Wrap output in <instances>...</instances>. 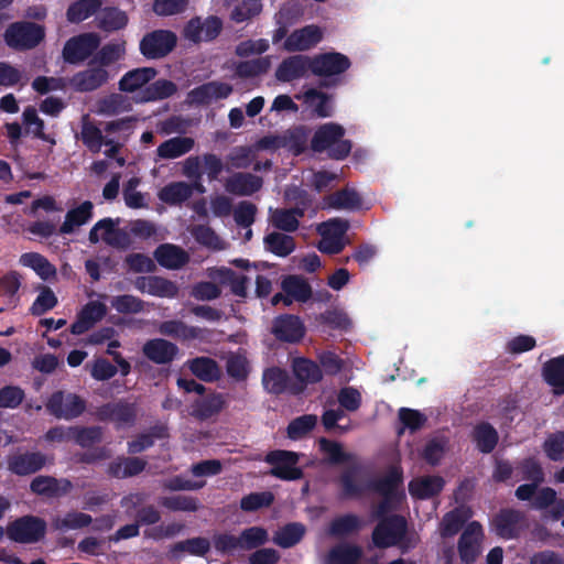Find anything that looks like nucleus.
<instances>
[{"label":"nucleus","instance_id":"obj_42","mask_svg":"<svg viewBox=\"0 0 564 564\" xmlns=\"http://www.w3.org/2000/svg\"><path fill=\"white\" fill-rule=\"evenodd\" d=\"M326 203L334 209L357 210L361 207L362 199L357 191L345 187L328 195Z\"/></svg>","mask_w":564,"mask_h":564},{"label":"nucleus","instance_id":"obj_35","mask_svg":"<svg viewBox=\"0 0 564 564\" xmlns=\"http://www.w3.org/2000/svg\"><path fill=\"white\" fill-rule=\"evenodd\" d=\"M292 370L295 378L303 384L317 383L323 379L321 366L308 358H294Z\"/></svg>","mask_w":564,"mask_h":564},{"label":"nucleus","instance_id":"obj_63","mask_svg":"<svg viewBox=\"0 0 564 564\" xmlns=\"http://www.w3.org/2000/svg\"><path fill=\"white\" fill-rule=\"evenodd\" d=\"M93 522L91 516L78 512L70 511L67 512L63 518H57L54 521V527L57 530H77L85 527H88Z\"/></svg>","mask_w":564,"mask_h":564},{"label":"nucleus","instance_id":"obj_32","mask_svg":"<svg viewBox=\"0 0 564 564\" xmlns=\"http://www.w3.org/2000/svg\"><path fill=\"white\" fill-rule=\"evenodd\" d=\"M147 462L140 457H118L108 466L109 476L118 479L130 478L141 474Z\"/></svg>","mask_w":564,"mask_h":564},{"label":"nucleus","instance_id":"obj_18","mask_svg":"<svg viewBox=\"0 0 564 564\" xmlns=\"http://www.w3.org/2000/svg\"><path fill=\"white\" fill-rule=\"evenodd\" d=\"M8 469L18 476H28L41 470L46 464V456L41 452H25L10 455Z\"/></svg>","mask_w":564,"mask_h":564},{"label":"nucleus","instance_id":"obj_55","mask_svg":"<svg viewBox=\"0 0 564 564\" xmlns=\"http://www.w3.org/2000/svg\"><path fill=\"white\" fill-rule=\"evenodd\" d=\"M22 121L28 132L35 138L55 144V140L44 132V121L37 116L34 107L29 106L22 113Z\"/></svg>","mask_w":564,"mask_h":564},{"label":"nucleus","instance_id":"obj_40","mask_svg":"<svg viewBox=\"0 0 564 564\" xmlns=\"http://www.w3.org/2000/svg\"><path fill=\"white\" fill-rule=\"evenodd\" d=\"M20 263L30 268L44 281L56 276V268L39 252H25L20 257Z\"/></svg>","mask_w":564,"mask_h":564},{"label":"nucleus","instance_id":"obj_54","mask_svg":"<svg viewBox=\"0 0 564 564\" xmlns=\"http://www.w3.org/2000/svg\"><path fill=\"white\" fill-rule=\"evenodd\" d=\"M362 556V550L358 545L341 544L329 551L330 564H357Z\"/></svg>","mask_w":564,"mask_h":564},{"label":"nucleus","instance_id":"obj_23","mask_svg":"<svg viewBox=\"0 0 564 564\" xmlns=\"http://www.w3.org/2000/svg\"><path fill=\"white\" fill-rule=\"evenodd\" d=\"M73 484L66 478L57 479L52 476H36L30 484L33 494L47 498L64 496L70 491Z\"/></svg>","mask_w":564,"mask_h":564},{"label":"nucleus","instance_id":"obj_43","mask_svg":"<svg viewBox=\"0 0 564 564\" xmlns=\"http://www.w3.org/2000/svg\"><path fill=\"white\" fill-rule=\"evenodd\" d=\"M542 375L557 393H564V355L547 360L542 367Z\"/></svg>","mask_w":564,"mask_h":564},{"label":"nucleus","instance_id":"obj_10","mask_svg":"<svg viewBox=\"0 0 564 564\" xmlns=\"http://www.w3.org/2000/svg\"><path fill=\"white\" fill-rule=\"evenodd\" d=\"M525 522L523 511L513 508H502L492 518L495 533L505 540L518 539Z\"/></svg>","mask_w":564,"mask_h":564},{"label":"nucleus","instance_id":"obj_6","mask_svg":"<svg viewBox=\"0 0 564 564\" xmlns=\"http://www.w3.org/2000/svg\"><path fill=\"white\" fill-rule=\"evenodd\" d=\"M45 406L54 417L70 421L86 411L87 402L76 393L57 390L50 395Z\"/></svg>","mask_w":564,"mask_h":564},{"label":"nucleus","instance_id":"obj_19","mask_svg":"<svg viewBox=\"0 0 564 564\" xmlns=\"http://www.w3.org/2000/svg\"><path fill=\"white\" fill-rule=\"evenodd\" d=\"M159 333L183 341H189L194 339L205 340L210 334L207 328L189 326L180 319L162 322L159 325Z\"/></svg>","mask_w":564,"mask_h":564},{"label":"nucleus","instance_id":"obj_37","mask_svg":"<svg viewBox=\"0 0 564 564\" xmlns=\"http://www.w3.org/2000/svg\"><path fill=\"white\" fill-rule=\"evenodd\" d=\"M473 441L480 453L489 454L496 448L499 435L490 423L481 422L474 427Z\"/></svg>","mask_w":564,"mask_h":564},{"label":"nucleus","instance_id":"obj_52","mask_svg":"<svg viewBox=\"0 0 564 564\" xmlns=\"http://www.w3.org/2000/svg\"><path fill=\"white\" fill-rule=\"evenodd\" d=\"M226 406V400L221 393H212L195 405V414L200 420H207L220 413Z\"/></svg>","mask_w":564,"mask_h":564},{"label":"nucleus","instance_id":"obj_1","mask_svg":"<svg viewBox=\"0 0 564 564\" xmlns=\"http://www.w3.org/2000/svg\"><path fill=\"white\" fill-rule=\"evenodd\" d=\"M346 131L336 122L321 124L311 139V149L315 153L327 152L332 160H345L351 151L352 143L344 139Z\"/></svg>","mask_w":564,"mask_h":564},{"label":"nucleus","instance_id":"obj_12","mask_svg":"<svg viewBox=\"0 0 564 564\" xmlns=\"http://www.w3.org/2000/svg\"><path fill=\"white\" fill-rule=\"evenodd\" d=\"M482 536V527L478 521H471L467 524L457 543L458 554L463 563L471 564L477 560L481 551Z\"/></svg>","mask_w":564,"mask_h":564},{"label":"nucleus","instance_id":"obj_13","mask_svg":"<svg viewBox=\"0 0 564 564\" xmlns=\"http://www.w3.org/2000/svg\"><path fill=\"white\" fill-rule=\"evenodd\" d=\"M312 73L311 56L296 54L284 58L275 70V78L281 83H291Z\"/></svg>","mask_w":564,"mask_h":564},{"label":"nucleus","instance_id":"obj_14","mask_svg":"<svg viewBox=\"0 0 564 564\" xmlns=\"http://www.w3.org/2000/svg\"><path fill=\"white\" fill-rule=\"evenodd\" d=\"M97 417L100 421H111L118 426L133 424L137 419V408L133 403L126 401L109 402L97 410Z\"/></svg>","mask_w":564,"mask_h":564},{"label":"nucleus","instance_id":"obj_25","mask_svg":"<svg viewBox=\"0 0 564 564\" xmlns=\"http://www.w3.org/2000/svg\"><path fill=\"white\" fill-rule=\"evenodd\" d=\"M444 486L445 480L441 476H421L409 482V492L414 499L426 500L438 496Z\"/></svg>","mask_w":564,"mask_h":564},{"label":"nucleus","instance_id":"obj_30","mask_svg":"<svg viewBox=\"0 0 564 564\" xmlns=\"http://www.w3.org/2000/svg\"><path fill=\"white\" fill-rule=\"evenodd\" d=\"M94 217V204L90 200L83 202L79 206L70 208L58 231L62 235H70L76 228L89 223Z\"/></svg>","mask_w":564,"mask_h":564},{"label":"nucleus","instance_id":"obj_59","mask_svg":"<svg viewBox=\"0 0 564 564\" xmlns=\"http://www.w3.org/2000/svg\"><path fill=\"white\" fill-rule=\"evenodd\" d=\"M317 416L314 414H304L292 420L288 427L286 434L290 440L297 441L306 436L316 426Z\"/></svg>","mask_w":564,"mask_h":564},{"label":"nucleus","instance_id":"obj_28","mask_svg":"<svg viewBox=\"0 0 564 564\" xmlns=\"http://www.w3.org/2000/svg\"><path fill=\"white\" fill-rule=\"evenodd\" d=\"M158 75V69L145 66L127 72L119 80V89L124 93H134L143 89Z\"/></svg>","mask_w":564,"mask_h":564},{"label":"nucleus","instance_id":"obj_57","mask_svg":"<svg viewBox=\"0 0 564 564\" xmlns=\"http://www.w3.org/2000/svg\"><path fill=\"white\" fill-rule=\"evenodd\" d=\"M72 440L83 448H88L102 438L100 426H69Z\"/></svg>","mask_w":564,"mask_h":564},{"label":"nucleus","instance_id":"obj_61","mask_svg":"<svg viewBox=\"0 0 564 564\" xmlns=\"http://www.w3.org/2000/svg\"><path fill=\"white\" fill-rule=\"evenodd\" d=\"M80 139L85 147L93 153H98L104 145V135L101 130L88 120L82 124Z\"/></svg>","mask_w":564,"mask_h":564},{"label":"nucleus","instance_id":"obj_50","mask_svg":"<svg viewBox=\"0 0 564 564\" xmlns=\"http://www.w3.org/2000/svg\"><path fill=\"white\" fill-rule=\"evenodd\" d=\"M468 518L469 514L460 508H455L445 513L441 522V535L443 538L456 535L463 529Z\"/></svg>","mask_w":564,"mask_h":564},{"label":"nucleus","instance_id":"obj_36","mask_svg":"<svg viewBox=\"0 0 564 564\" xmlns=\"http://www.w3.org/2000/svg\"><path fill=\"white\" fill-rule=\"evenodd\" d=\"M169 437L167 427L163 424H156L149 429L148 432L139 434L134 440L128 443V452L130 454L141 453L155 443V440Z\"/></svg>","mask_w":564,"mask_h":564},{"label":"nucleus","instance_id":"obj_2","mask_svg":"<svg viewBox=\"0 0 564 564\" xmlns=\"http://www.w3.org/2000/svg\"><path fill=\"white\" fill-rule=\"evenodd\" d=\"M312 74L321 77L319 88L337 86L340 80L338 76L346 73L351 62L348 56L339 52H326L311 56Z\"/></svg>","mask_w":564,"mask_h":564},{"label":"nucleus","instance_id":"obj_60","mask_svg":"<svg viewBox=\"0 0 564 564\" xmlns=\"http://www.w3.org/2000/svg\"><path fill=\"white\" fill-rule=\"evenodd\" d=\"M160 505L170 511L195 512L199 508V500L192 496L176 495L162 497Z\"/></svg>","mask_w":564,"mask_h":564},{"label":"nucleus","instance_id":"obj_29","mask_svg":"<svg viewBox=\"0 0 564 564\" xmlns=\"http://www.w3.org/2000/svg\"><path fill=\"white\" fill-rule=\"evenodd\" d=\"M177 93V85L165 78H160L153 83H149L143 89L138 93V102H153L167 99Z\"/></svg>","mask_w":564,"mask_h":564},{"label":"nucleus","instance_id":"obj_33","mask_svg":"<svg viewBox=\"0 0 564 564\" xmlns=\"http://www.w3.org/2000/svg\"><path fill=\"white\" fill-rule=\"evenodd\" d=\"M194 193V185L186 182H172L162 187L158 194L161 202L170 206H180L188 200Z\"/></svg>","mask_w":564,"mask_h":564},{"label":"nucleus","instance_id":"obj_34","mask_svg":"<svg viewBox=\"0 0 564 564\" xmlns=\"http://www.w3.org/2000/svg\"><path fill=\"white\" fill-rule=\"evenodd\" d=\"M195 141L191 137H174L162 142L156 149V156L162 160L177 159L193 150Z\"/></svg>","mask_w":564,"mask_h":564},{"label":"nucleus","instance_id":"obj_11","mask_svg":"<svg viewBox=\"0 0 564 564\" xmlns=\"http://www.w3.org/2000/svg\"><path fill=\"white\" fill-rule=\"evenodd\" d=\"M221 30L223 21L216 15H209L205 20L194 17L185 24L184 36L195 44L202 41L210 42L221 33Z\"/></svg>","mask_w":564,"mask_h":564},{"label":"nucleus","instance_id":"obj_49","mask_svg":"<svg viewBox=\"0 0 564 564\" xmlns=\"http://www.w3.org/2000/svg\"><path fill=\"white\" fill-rule=\"evenodd\" d=\"M271 66L269 56H260L249 61H242L236 64L235 75L239 78H253L265 74Z\"/></svg>","mask_w":564,"mask_h":564},{"label":"nucleus","instance_id":"obj_62","mask_svg":"<svg viewBox=\"0 0 564 564\" xmlns=\"http://www.w3.org/2000/svg\"><path fill=\"white\" fill-rule=\"evenodd\" d=\"M178 289L174 282L159 275H149L148 294L158 297H175Z\"/></svg>","mask_w":564,"mask_h":564},{"label":"nucleus","instance_id":"obj_5","mask_svg":"<svg viewBox=\"0 0 564 564\" xmlns=\"http://www.w3.org/2000/svg\"><path fill=\"white\" fill-rule=\"evenodd\" d=\"M300 454L286 449H274L269 452L264 462L271 465L270 475L285 481L300 480L304 477V471L297 466Z\"/></svg>","mask_w":564,"mask_h":564},{"label":"nucleus","instance_id":"obj_16","mask_svg":"<svg viewBox=\"0 0 564 564\" xmlns=\"http://www.w3.org/2000/svg\"><path fill=\"white\" fill-rule=\"evenodd\" d=\"M108 79L109 73L106 68L93 65L74 74L69 78V85L75 91L90 93L104 86Z\"/></svg>","mask_w":564,"mask_h":564},{"label":"nucleus","instance_id":"obj_41","mask_svg":"<svg viewBox=\"0 0 564 564\" xmlns=\"http://www.w3.org/2000/svg\"><path fill=\"white\" fill-rule=\"evenodd\" d=\"M306 528L301 522H291L280 528L273 535V542L282 549H290L302 541Z\"/></svg>","mask_w":564,"mask_h":564},{"label":"nucleus","instance_id":"obj_21","mask_svg":"<svg viewBox=\"0 0 564 564\" xmlns=\"http://www.w3.org/2000/svg\"><path fill=\"white\" fill-rule=\"evenodd\" d=\"M142 354L156 365H167L177 356L178 347L164 338H152L143 344Z\"/></svg>","mask_w":564,"mask_h":564},{"label":"nucleus","instance_id":"obj_22","mask_svg":"<svg viewBox=\"0 0 564 564\" xmlns=\"http://www.w3.org/2000/svg\"><path fill=\"white\" fill-rule=\"evenodd\" d=\"M107 314V307L98 301L88 302L78 313L76 321L70 325V333L83 335Z\"/></svg>","mask_w":564,"mask_h":564},{"label":"nucleus","instance_id":"obj_7","mask_svg":"<svg viewBox=\"0 0 564 564\" xmlns=\"http://www.w3.org/2000/svg\"><path fill=\"white\" fill-rule=\"evenodd\" d=\"M177 45V36L171 30H154L145 33L139 43L140 54L147 59L166 57Z\"/></svg>","mask_w":564,"mask_h":564},{"label":"nucleus","instance_id":"obj_44","mask_svg":"<svg viewBox=\"0 0 564 564\" xmlns=\"http://www.w3.org/2000/svg\"><path fill=\"white\" fill-rule=\"evenodd\" d=\"M283 292L293 300L305 303L312 297V286L300 275H288L281 283Z\"/></svg>","mask_w":564,"mask_h":564},{"label":"nucleus","instance_id":"obj_27","mask_svg":"<svg viewBox=\"0 0 564 564\" xmlns=\"http://www.w3.org/2000/svg\"><path fill=\"white\" fill-rule=\"evenodd\" d=\"M154 259L158 263L170 270L183 268L189 261L188 253L181 247L172 243H162L154 250Z\"/></svg>","mask_w":564,"mask_h":564},{"label":"nucleus","instance_id":"obj_20","mask_svg":"<svg viewBox=\"0 0 564 564\" xmlns=\"http://www.w3.org/2000/svg\"><path fill=\"white\" fill-rule=\"evenodd\" d=\"M272 333L281 341L297 343L304 337L305 327L299 316L285 314L275 317Z\"/></svg>","mask_w":564,"mask_h":564},{"label":"nucleus","instance_id":"obj_39","mask_svg":"<svg viewBox=\"0 0 564 564\" xmlns=\"http://www.w3.org/2000/svg\"><path fill=\"white\" fill-rule=\"evenodd\" d=\"M304 104L313 109V112L318 118H327L333 115L330 104V96L317 88H310L303 93Z\"/></svg>","mask_w":564,"mask_h":564},{"label":"nucleus","instance_id":"obj_8","mask_svg":"<svg viewBox=\"0 0 564 564\" xmlns=\"http://www.w3.org/2000/svg\"><path fill=\"white\" fill-rule=\"evenodd\" d=\"M408 530L403 516L392 514L378 522L372 531V543L378 549H388L400 543Z\"/></svg>","mask_w":564,"mask_h":564},{"label":"nucleus","instance_id":"obj_45","mask_svg":"<svg viewBox=\"0 0 564 564\" xmlns=\"http://www.w3.org/2000/svg\"><path fill=\"white\" fill-rule=\"evenodd\" d=\"M289 375L286 370L279 367L267 368L262 375V384L265 391L279 395L283 393L289 384Z\"/></svg>","mask_w":564,"mask_h":564},{"label":"nucleus","instance_id":"obj_3","mask_svg":"<svg viewBox=\"0 0 564 564\" xmlns=\"http://www.w3.org/2000/svg\"><path fill=\"white\" fill-rule=\"evenodd\" d=\"M45 37L42 25L30 21L11 23L4 34L6 44L15 51H28L36 47Z\"/></svg>","mask_w":564,"mask_h":564},{"label":"nucleus","instance_id":"obj_53","mask_svg":"<svg viewBox=\"0 0 564 564\" xmlns=\"http://www.w3.org/2000/svg\"><path fill=\"white\" fill-rule=\"evenodd\" d=\"M130 108L127 97L121 94H110L97 101V112L105 116H116Z\"/></svg>","mask_w":564,"mask_h":564},{"label":"nucleus","instance_id":"obj_58","mask_svg":"<svg viewBox=\"0 0 564 564\" xmlns=\"http://www.w3.org/2000/svg\"><path fill=\"white\" fill-rule=\"evenodd\" d=\"M144 301L132 294L116 295L110 299V306L120 314H139L144 311Z\"/></svg>","mask_w":564,"mask_h":564},{"label":"nucleus","instance_id":"obj_56","mask_svg":"<svg viewBox=\"0 0 564 564\" xmlns=\"http://www.w3.org/2000/svg\"><path fill=\"white\" fill-rule=\"evenodd\" d=\"M518 471L521 479L529 482L541 485L545 481V474L541 463L534 457H527L518 463Z\"/></svg>","mask_w":564,"mask_h":564},{"label":"nucleus","instance_id":"obj_46","mask_svg":"<svg viewBox=\"0 0 564 564\" xmlns=\"http://www.w3.org/2000/svg\"><path fill=\"white\" fill-rule=\"evenodd\" d=\"M101 4V0H76L67 8V21L70 23L83 22L99 11Z\"/></svg>","mask_w":564,"mask_h":564},{"label":"nucleus","instance_id":"obj_17","mask_svg":"<svg viewBox=\"0 0 564 564\" xmlns=\"http://www.w3.org/2000/svg\"><path fill=\"white\" fill-rule=\"evenodd\" d=\"M323 40V31L318 25L310 24L294 30L285 40L288 52H303L316 46Z\"/></svg>","mask_w":564,"mask_h":564},{"label":"nucleus","instance_id":"obj_26","mask_svg":"<svg viewBox=\"0 0 564 564\" xmlns=\"http://www.w3.org/2000/svg\"><path fill=\"white\" fill-rule=\"evenodd\" d=\"M403 484V471L401 467L391 466L387 474L381 477L371 480L368 484V489L379 494L382 498H397L398 488Z\"/></svg>","mask_w":564,"mask_h":564},{"label":"nucleus","instance_id":"obj_15","mask_svg":"<svg viewBox=\"0 0 564 564\" xmlns=\"http://www.w3.org/2000/svg\"><path fill=\"white\" fill-rule=\"evenodd\" d=\"M231 93L232 86L230 84L212 80L193 88L187 97L192 104L206 106L213 100L228 98Z\"/></svg>","mask_w":564,"mask_h":564},{"label":"nucleus","instance_id":"obj_24","mask_svg":"<svg viewBox=\"0 0 564 564\" xmlns=\"http://www.w3.org/2000/svg\"><path fill=\"white\" fill-rule=\"evenodd\" d=\"M262 185V177L251 173L237 172L226 180L225 188L236 196H251L259 192Z\"/></svg>","mask_w":564,"mask_h":564},{"label":"nucleus","instance_id":"obj_38","mask_svg":"<svg viewBox=\"0 0 564 564\" xmlns=\"http://www.w3.org/2000/svg\"><path fill=\"white\" fill-rule=\"evenodd\" d=\"M128 22L127 13L116 7L101 9L97 18V26L105 32L122 30L127 26Z\"/></svg>","mask_w":564,"mask_h":564},{"label":"nucleus","instance_id":"obj_51","mask_svg":"<svg viewBox=\"0 0 564 564\" xmlns=\"http://www.w3.org/2000/svg\"><path fill=\"white\" fill-rule=\"evenodd\" d=\"M360 528L361 521L359 517L354 513H347L333 519L328 532L333 536L341 538L357 532Z\"/></svg>","mask_w":564,"mask_h":564},{"label":"nucleus","instance_id":"obj_64","mask_svg":"<svg viewBox=\"0 0 564 564\" xmlns=\"http://www.w3.org/2000/svg\"><path fill=\"white\" fill-rule=\"evenodd\" d=\"M543 451L552 462L564 459V431L550 434L543 443Z\"/></svg>","mask_w":564,"mask_h":564},{"label":"nucleus","instance_id":"obj_48","mask_svg":"<svg viewBox=\"0 0 564 564\" xmlns=\"http://www.w3.org/2000/svg\"><path fill=\"white\" fill-rule=\"evenodd\" d=\"M265 249L278 257H288L295 250L293 237L273 231L264 237Z\"/></svg>","mask_w":564,"mask_h":564},{"label":"nucleus","instance_id":"obj_4","mask_svg":"<svg viewBox=\"0 0 564 564\" xmlns=\"http://www.w3.org/2000/svg\"><path fill=\"white\" fill-rule=\"evenodd\" d=\"M46 529L44 519L28 514L10 522L6 528V534L15 543L33 544L44 539Z\"/></svg>","mask_w":564,"mask_h":564},{"label":"nucleus","instance_id":"obj_9","mask_svg":"<svg viewBox=\"0 0 564 564\" xmlns=\"http://www.w3.org/2000/svg\"><path fill=\"white\" fill-rule=\"evenodd\" d=\"M101 39L95 32L82 33L68 39L62 55L65 63L78 65L88 59L100 46Z\"/></svg>","mask_w":564,"mask_h":564},{"label":"nucleus","instance_id":"obj_31","mask_svg":"<svg viewBox=\"0 0 564 564\" xmlns=\"http://www.w3.org/2000/svg\"><path fill=\"white\" fill-rule=\"evenodd\" d=\"M189 371L204 382H215L221 377V369L218 362L210 357H195L187 360Z\"/></svg>","mask_w":564,"mask_h":564},{"label":"nucleus","instance_id":"obj_47","mask_svg":"<svg viewBox=\"0 0 564 564\" xmlns=\"http://www.w3.org/2000/svg\"><path fill=\"white\" fill-rule=\"evenodd\" d=\"M124 42L105 44L89 61L88 66L98 65L101 68L118 62L126 53Z\"/></svg>","mask_w":564,"mask_h":564}]
</instances>
